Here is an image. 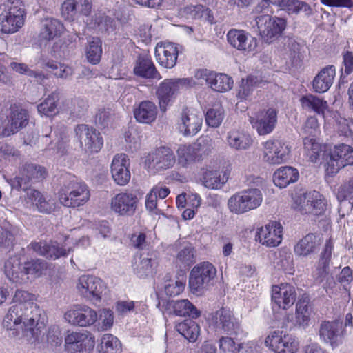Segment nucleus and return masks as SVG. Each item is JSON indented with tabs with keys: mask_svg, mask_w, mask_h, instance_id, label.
<instances>
[{
	"mask_svg": "<svg viewBox=\"0 0 353 353\" xmlns=\"http://www.w3.org/2000/svg\"><path fill=\"white\" fill-rule=\"evenodd\" d=\"M35 300V295L28 291L17 290L15 292L14 305L9 307L3 321V325L10 336L32 343L40 334L46 316L43 310L34 303Z\"/></svg>",
	"mask_w": 353,
	"mask_h": 353,
	"instance_id": "f257e3e1",
	"label": "nucleus"
},
{
	"mask_svg": "<svg viewBox=\"0 0 353 353\" xmlns=\"http://www.w3.org/2000/svg\"><path fill=\"white\" fill-rule=\"evenodd\" d=\"M318 121L314 117H310L300 130L302 136L304 150L310 161L316 163L321 158L326 162L324 163L325 169V179L329 181L330 177L329 172L330 162L331 161V151L326 150V146L321 145L316 141L315 137L318 131Z\"/></svg>",
	"mask_w": 353,
	"mask_h": 353,
	"instance_id": "f03ea898",
	"label": "nucleus"
},
{
	"mask_svg": "<svg viewBox=\"0 0 353 353\" xmlns=\"http://www.w3.org/2000/svg\"><path fill=\"white\" fill-rule=\"evenodd\" d=\"M25 8L20 0H6L0 5V30L12 34L24 23Z\"/></svg>",
	"mask_w": 353,
	"mask_h": 353,
	"instance_id": "7ed1b4c3",
	"label": "nucleus"
},
{
	"mask_svg": "<svg viewBox=\"0 0 353 353\" xmlns=\"http://www.w3.org/2000/svg\"><path fill=\"white\" fill-rule=\"evenodd\" d=\"M66 179L59 192L60 203L68 208H76L85 204L90 198V192L85 184L78 182L74 176L65 175Z\"/></svg>",
	"mask_w": 353,
	"mask_h": 353,
	"instance_id": "20e7f679",
	"label": "nucleus"
},
{
	"mask_svg": "<svg viewBox=\"0 0 353 353\" xmlns=\"http://www.w3.org/2000/svg\"><path fill=\"white\" fill-rule=\"evenodd\" d=\"M216 270L209 262H203L195 265L190 273L189 288L192 294L203 295L212 283Z\"/></svg>",
	"mask_w": 353,
	"mask_h": 353,
	"instance_id": "39448f33",
	"label": "nucleus"
},
{
	"mask_svg": "<svg viewBox=\"0 0 353 353\" xmlns=\"http://www.w3.org/2000/svg\"><path fill=\"white\" fill-rule=\"evenodd\" d=\"M263 201L261 191L257 188H250L232 196L228 201L230 212L242 214L259 207Z\"/></svg>",
	"mask_w": 353,
	"mask_h": 353,
	"instance_id": "423d86ee",
	"label": "nucleus"
},
{
	"mask_svg": "<svg viewBox=\"0 0 353 353\" xmlns=\"http://www.w3.org/2000/svg\"><path fill=\"white\" fill-rule=\"evenodd\" d=\"M76 288L81 296L94 304L101 301L105 290V285L100 278L85 274L79 278Z\"/></svg>",
	"mask_w": 353,
	"mask_h": 353,
	"instance_id": "0eeeda50",
	"label": "nucleus"
},
{
	"mask_svg": "<svg viewBox=\"0 0 353 353\" xmlns=\"http://www.w3.org/2000/svg\"><path fill=\"white\" fill-rule=\"evenodd\" d=\"M260 35L267 43H271L279 37L286 27L285 19L263 14L255 19Z\"/></svg>",
	"mask_w": 353,
	"mask_h": 353,
	"instance_id": "6e6552de",
	"label": "nucleus"
},
{
	"mask_svg": "<svg viewBox=\"0 0 353 353\" xmlns=\"http://www.w3.org/2000/svg\"><path fill=\"white\" fill-rule=\"evenodd\" d=\"M176 157L171 148L161 146L148 154L145 165L154 172L163 171L174 166Z\"/></svg>",
	"mask_w": 353,
	"mask_h": 353,
	"instance_id": "1a4fd4ad",
	"label": "nucleus"
},
{
	"mask_svg": "<svg viewBox=\"0 0 353 353\" xmlns=\"http://www.w3.org/2000/svg\"><path fill=\"white\" fill-rule=\"evenodd\" d=\"M298 210L302 214L321 215L327 208V202L322 194L313 190L303 194L296 199Z\"/></svg>",
	"mask_w": 353,
	"mask_h": 353,
	"instance_id": "9d476101",
	"label": "nucleus"
},
{
	"mask_svg": "<svg viewBox=\"0 0 353 353\" xmlns=\"http://www.w3.org/2000/svg\"><path fill=\"white\" fill-rule=\"evenodd\" d=\"M265 345L275 353H295L298 350V342L283 332L273 331L266 337Z\"/></svg>",
	"mask_w": 353,
	"mask_h": 353,
	"instance_id": "9b49d317",
	"label": "nucleus"
},
{
	"mask_svg": "<svg viewBox=\"0 0 353 353\" xmlns=\"http://www.w3.org/2000/svg\"><path fill=\"white\" fill-rule=\"evenodd\" d=\"M64 318L72 325L89 327L97 321L98 314L94 309L87 305H77L68 310L64 314Z\"/></svg>",
	"mask_w": 353,
	"mask_h": 353,
	"instance_id": "f8f14e48",
	"label": "nucleus"
},
{
	"mask_svg": "<svg viewBox=\"0 0 353 353\" xmlns=\"http://www.w3.org/2000/svg\"><path fill=\"white\" fill-rule=\"evenodd\" d=\"M208 140L199 139L191 145H181L176 150L178 163L182 167H187L194 163L203 154L208 153L205 148Z\"/></svg>",
	"mask_w": 353,
	"mask_h": 353,
	"instance_id": "ddd939ff",
	"label": "nucleus"
},
{
	"mask_svg": "<svg viewBox=\"0 0 353 353\" xmlns=\"http://www.w3.org/2000/svg\"><path fill=\"white\" fill-rule=\"evenodd\" d=\"M74 131L81 146L84 145L87 152H98L101 149L103 144V138L96 129L85 124H81L77 125Z\"/></svg>",
	"mask_w": 353,
	"mask_h": 353,
	"instance_id": "4468645a",
	"label": "nucleus"
},
{
	"mask_svg": "<svg viewBox=\"0 0 353 353\" xmlns=\"http://www.w3.org/2000/svg\"><path fill=\"white\" fill-rule=\"evenodd\" d=\"M212 321L217 331L223 334L233 335L240 331V323L233 313L226 308L217 310L212 316Z\"/></svg>",
	"mask_w": 353,
	"mask_h": 353,
	"instance_id": "2eb2a0df",
	"label": "nucleus"
},
{
	"mask_svg": "<svg viewBox=\"0 0 353 353\" xmlns=\"http://www.w3.org/2000/svg\"><path fill=\"white\" fill-rule=\"evenodd\" d=\"M227 40L234 48L243 52H254L257 47V39L243 30H230Z\"/></svg>",
	"mask_w": 353,
	"mask_h": 353,
	"instance_id": "dca6fc26",
	"label": "nucleus"
},
{
	"mask_svg": "<svg viewBox=\"0 0 353 353\" xmlns=\"http://www.w3.org/2000/svg\"><path fill=\"white\" fill-rule=\"evenodd\" d=\"M139 203V199L132 192H121L111 201L112 210L121 216H131L134 214Z\"/></svg>",
	"mask_w": 353,
	"mask_h": 353,
	"instance_id": "f3484780",
	"label": "nucleus"
},
{
	"mask_svg": "<svg viewBox=\"0 0 353 353\" xmlns=\"http://www.w3.org/2000/svg\"><path fill=\"white\" fill-rule=\"evenodd\" d=\"M290 152L288 145L279 140L264 143V160L270 164H280L286 161Z\"/></svg>",
	"mask_w": 353,
	"mask_h": 353,
	"instance_id": "a211bd4d",
	"label": "nucleus"
},
{
	"mask_svg": "<svg viewBox=\"0 0 353 353\" xmlns=\"http://www.w3.org/2000/svg\"><path fill=\"white\" fill-rule=\"evenodd\" d=\"M250 123L260 135L270 134L277 123V112L274 108H268L258 112L256 117H250Z\"/></svg>",
	"mask_w": 353,
	"mask_h": 353,
	"instance_id": "6ab92c4d",
	"label": "nucleus"
},
{
	"mask_svg": "<svg viewBox=\"0 0 353 353\" xmlns=\"http://www.w3.org/2000/svg\"><path fill=\"white\" fill-rule=\"evenodd\" d=\"M283 227L276 221H270L257 232L259 241L267 247L278 246L282 241Z\"/></svg>",
	"mask_w": 353,
	"mask_h": 353,
	"instance_id": "aec40b11",
	"label": "nucleus"
},
{
	"mask_svg": "<svg viewBox=\"0 0 353 353\" xmlns=\"http://www.w3.org/2000/svg\"><path fill=\"white\" fill-rule=\"evenodd\" d=\"M130 159L123 153L114 155L111 163V174L115 183L119 185H126L131 177Z\"/></svg>",
	"mask_w": 353,
	"mask_h": 353,
	"instance_id": "412c9836",
	"label": "nucleus"
},
{
	"mask_svg": "<svg viewBox=\"0 0 353 353\" xmlns=\"http://www.w3.org/2000/svg\"><path fill=\"white\" fill-rule=\"evenodd\" d=\"M189 82L188 79H165L159 86L157 94L159 99L161 110L165 111L168 103L174 95L180 86L185 85Z\"/></svg>",
	"mask_w": 353,
	"mask_h": 353,
	"instance_id": "4be33fe9",
	"label": "nucleus"
},
{
	"mask_svg": "<svg viewBox=\"0 0 353 353\" xmlns=\"http://www.w3.org/2000/svg\"><path fill=\"white\" fill-rule=\"evenodd\" d=\"M94 345V341L85 334L72 332L65 338V349L70 353H87Z\"/></svg>",
	"mask_w": 353,
	"mask_h": 353,
	"instance_id": "5701e85b",
	"label": "nucleus"
},
{
	"mask_svg": "<svg viewBox=\"0 0 353 353\" xmlns=\"http://www.w3.org/2000/svg\"><path fill=\"white\" fill-rule=\"evenodd\" d=\"M179 51L173 43H158L155 48V57L158 63L165 68H172L176 63Z\"/></svg>",
	"mask_w": 353,
	"mask_h": 353,
	"instance_id": "b1692460",
	"label": "nucleus"
},
{
	"mask_svg": "<svg viewBox=\"0 0 353 353\" xmlns=\"http://www.w3.org/2000/svg\"><path fill=\"white\" fill-rule=\"evenodd\" d=\"M202 123L203 117L201 114L186 108L181 113L179 128L185 136H193L201 130Z\"/></svg>",
	"mask_w": 353,
	"mask_h": 353,
	"instance_id": "393cba45",
	"label": "nucleus"
},
{
	"mask_svg": "<svg viewBox=\"0 0 353 353\" xmlns=\"http://www.w3.org/2000/svg\"><path fill=\"white\" fill-rule=\"evenodd\" d=\"M296 296L295 288L289 284L273 286L272 300L279 308L285 310L292 306Z\"/></svg>",
	"mask_w": 353,
	"mask_h": 353,
	"instance_id": "a878e982",
	"label": "nucleus"
},
{
	"mask_svg": "<svg viewBox=\"0 0 353 353\" xmlns=\"http://www.w3.org/2000/svg\"><path fill=\"white\" fill-rule=\"evenodd\" d=\"M351 165H353V148L344 143L335 145L332 150V174Z\"/></svg>",
	"mask_w": 353,
	"mask_h": 353,
	"instance_id": "bb28decb",
	"label": "nucleus"
},
{
	"mask_svg": "<svg viewBox=\"0 0 353 353\" xmlns=\"http://www.w3.org/2000/svg\"><path fill=\"white\" fill-rule=\"evenodd\" d=\"M28 249L32 250L36 254L50 259H58L65 256L70 252V248L66 249L61 247L59 243L54 242L47 243L46 242H32Z\"/></svg>",
	"mask_w": 353,
	"mask_h": 353,
	"instance_id": "cd10ccee",
	"label": "nucleus"
},
{
	"mask_svg": "<svg viewBox=\"0 0 353 353\" xmlns=\"http://www.w3.org/2000/svg\"><path fill=\"white\" fill-rule=\"evenodd\" d=\"M9 119L10 128H8V133L16 134L28 123L29 116L26 110L16 104H12L6 111Z\"/></svg>",
	"mask_w": 353,
	"mask_h": 353,
	"instance_id": "c85d7f7f",
	"label": "nucleus"
},
{
	"mask_svg": "<svg viewBox=\"0 0 353 353\" xmlns=\"http://www.w3.org/2000/svg\"><path fill=\"white\" fill-rule=\"evenodd\" d=\"M331 242V238L326 241V245L324 250L321 254V257L318 263L315 276L316 279L319 282H323L326 279L325 284H323V288L325 289L327 294L330 290V284L328 283V278L330 273V263L331 260V246L330 243Z\"/></svg>",
	"mask_w": 353,
	"mask_h": 353,
	"instance_id": "c756f323",
	"label": "nucleus"
},
{
	"mask_svg": "<svg viewBox=\"0 0 353 353\" xmlns=\"http://www.w3.org/2000/svg\"><path fill=\"white\" fill-rule=\"evenodd\" d=\"M4 272L7 278L17 284L28 283V278L23 271V264L17 256L9 258L4 264Z\"/></svg>",
	"mask_w": 353,
	"mask_h": 353,
	"instance_id": "7c9ffc66",
	"label": "nucleus"
},
{
	"mask_svg": "<svg viewBox=\"0 0 353 353\" xmlns=\"http://www.w3.org/2000/svg\"><path fill=\"white\" fill-rule=\"evenodd\" d=\"M134 73L144 79L160 80L162 77L157 70L152 59L147 55H139L135 62Z\"/></svg>",
	"mask_w": 353,
	"mask_h": 353,
	"instance_id": "2f4dec72",
	"label": "nucleus"
},
{
	"mask_svg": "<svg viewBox=\"0 0 353 353\" xmlns=\"http://www.w3.org/2000/svg\"><path fill=\"white\" fill-rule=\"evenodd\" d=\"M299 177L298 170L290 166L279 168L273 174L274 184L280 188L287 187L289 184L297 181Z\"/></svg>",
	"mask_w": 353,
	"mask_h": 353,
	"instance_id": "473e14b6",
	"label": "nucleus"
},
{
	"mask_svg": "<svg viewBox=\"0 0 353 353\" xmlns=\"http://www.w3.org/2000/svg\"><path fill=\"white\" fill-rule=\"evenodd\" d=\"M176 246H179L176 255V263L180 267L188 268L196 261L195 249L188 242H176Z\"/></svg>",
	"mask_w": 353,
	"mask_h": 353,
	"instance_id": "72a5a7b5",
	"label": "nucleus"
},
{
	"mask_svg": "<svg viewBox=\"0 0 353 353\" xmlns=\"http://www.w3.org/2000/svg\"><path fill=\"white\" fill-rule=\"evenodd\" d=\"M157 108L150 101H144L139 103L137 108L134 110V115L137 121L143 123H151L157 117Z\"/></svg>",
	"mask_w": 353,
	"mask_h": 353,
	"instance_id": "f704fd0d",
	"label": "nucleus"
},
{
	"mask_svg": "<svg viewBox=\"0 0 353 353\" xmlns=\"http://www.w3.org/2000/svg\"><path fill=\"white\" fill-rule=\"evenodd\" d=\"M63 26L60 21L53 18H46L41 22L39 38L41 40L50 41L61 34Z\"/></svg>",
	"mask_w": 353,
	"mask_h": 353,
	"instance_id": "c9c22d12",
	"label": "nucleus"
},
{
	"mask_svg": "<svg viewBox=\"0 0 353 353\" xmlns=\"http://www.w3.org/2000/svg\"><path fill=\"white\" fill-rule=\"evenodd\" d=\"M152 259L149 255L140 254L134 256L132 261V269L135 274L139 278H145L152 274Z\"/></svg>",
	"mask_w": 353,
	"mask_h": 353,
	"instance_id": "e433bc0d",
	"label": "nucleus"
},
{
	"mask_svg": "<svg viewBox=\"0 0 353 353\" xmlns=\"http://www.w3.org/2000/svg\"><path fill=\"white\" fill-rule=\"evenodd\" d=\"M27 198L32 202L39 212L50 214L55 209V203L52 199H48L37 190H30Z\"/></svg>",
	"mask_w": 353,
	"mask_h": 353,
	"instance_id": "4c0bfd02",
	"label": "nucleus"
},
{
	"mask_svg": "<svg viewBox=\"0 0 353 353\" xmlns=\"http://www.w3.org/2000/svg\"><path fill=\"white\" fill-rule=\"evenodd\" d=\"M318 244L317 236L310 233L294 245V252L297 256L305 257L314 252Z\"/></svg>",
	"mask_w": 353,
	"mask_h": 353,
	"instance_id": "58836bf2",
	"label": "nucleus"
},
{
	"mask_svg": "<svg viewBox=\"0 0 353 353\" xmlns=\"http://www.w3.org/2000/svg\"><path fill=\"white\" fill-rule=\"evenodd\" d=\"M311 305L307 296H303L296 303V321L299 325L303 327L308 325L310 315Z\"/></svg>",
	"mask_w": 353,
	"mask_h": 353,
	"instance_id": "ea45409f",
	"label": "nucleus"
},
{
	"mask_svg": "<svg viewBox=\"0 0 353 353\" xmlns=\"http://www.w3.org/2000/svg\"><path fill=\"white\" fill-rule=\"evenodd\" d=\"M179 333L190 342H194L200 334L199 325L191 319H188L176 325Z\"/></svg>",
	"mask_w": 353,
	"mask_h": 353,
	"instance_id": "a19ab883",
	"label": "nucleus"
},
{
	"mask_svg": "<svg viewBox=\"0 0 353 353\" xmlns=\"http://www.w3.org/2000/svg\"><path fill=\"white\" fill-rule=\"evenodd\" d=\"M228 173L226 171L210 170L203 176V185L210 189H219L227 182Z\"/></svg>",
	"mask_w": 353,
	"mask_h": 353,
	"instance_id": "79ce46f5",
	"label": "nucleus"
},
{
	"mask_svg": "<svg viewBox=\"0 0 353 353\" xmlns=\"http://www.w3.org/2000/svg\"><path fill=\"white\" fill-rule=\"evenodd\" d=\"M279 7L290 15H297L300 13L310 15L312 13L311 7L305 2L299 0H281Z\"/></svg>",
	"mask_w": 353,
	"mask_h": 353,
	"instance_id": "37998d69",
	"label": "nucleus"
},
{
	"mask_svg": "<svg viewBox=\"0 0 353 353\" xmlns=\"http://www.w3.org/2000/svg\"><path fill=\"white\" fill-rule=\"evenodd\" d=\"M208 81L210 87L213 90L219 92L230 90L233 85L232 78L225 74L213 72Z\"/></svg>",
	"mask_w": 353,
	"mask_h": 353,
	"instance_id": "c03bdc74",
	"label": "nucleus"
},
{
	"mask_svg": "<svg viewBox=\"0 0 353 353\" xmlns=\"http://www.w3.org/2000/svg\"><path fill=\"white\" fill-rule=\"evenodd\" d=\"M174 313L180 316H188L192 319L199 317L200 311L188 299L177 301L173 304Z\"/></svg>",
	"mask_w": 353,
	"mask_h": 353,
	"instance_id": "a18cd8bd",
	"label": "nucleus"
},
{
	"mask_svg": "<svg viewBox=\"0 0 353 353\" xmlns=\"http://www.w3.org/2000/svg\"><path fill=\"white\" fill-rule=\"evenodd\" d=\"M102 42L99 37H92L88 40L85 54L89 63L97 65L102 56Z\"/></svg>",
	"mask_w": 353,
	"mask_h": 353,
	"instance_id": "49530a36",
	"label": "nucleus"
},
{
	"mask_svg": "<svg viewBox=\"0 0 353 353\" xmlns=\"http://www.w3.org/2000/svg\"><path fill=\"white\" fill-rule=\"evenodd\" d=\"M59 101V93L52 92L43 102L37 105L38 112L48 117L56 114L58 112Z\"/></svg>",
	"mask_w": 353,
	"mask_h": 353,
	"instance_id": "de8ad7c7",
	"label": "nucleus"
},
{
	"mask_svg": "<svg viewBox=\"0 0 353 353\" xmlns=\"http://www.w3.org/2000/svg\"><path fill=\"white\" fill-rule=\"evenodd\" d=\"M301 103L304 109L313 110L325 118V109L327 108L326 101H323L314 95L309 94L303 97L301 99Z\"/></svg>",
	"mask_w": 353,
	"mask_h": 353,
	"instance_id": "09e8293b",
	"label": "nucleus"
},
{
	"mask_svg": "<svg viewBox=\"0 0 353 353\" xmlns=\"http://www.w3.org/2000/svg\"><path fill=\"white\" fill-rule=\"evenodd\" d=\"M23 271L28 278V283L39 277L42 272L47 268L46 262L42 259H32L24 262Z\"/></svg>",
	"mask_w": 353,
	"mask_h": 353,
	"instance_id": "8fccbe9b",
	"label": "nucleus"
},
{
	"mask_svg": "<svg viewBox=\"0 0 353 353\" xmlns=\"http://www.w3.org/2000/svg\"><path fill=\"white\" fill-rule=\"evenodd\" d=\"M228 141L230 146L236 150H246L252 143L249 134L237 131L229 132Z\"/></svg>",
	"mask_w": 353,
	"mask_h": 353,
	"instance_id": "3c124183",
	"label": "nucleus"
},
{
	"mask_svg": "<svg viewBox=\"0 0 353 353\" xmlns=\"http://www.w3.org/2000/svg\"><path fill=\"white\" fill-rule=\"evenodd\" d=\"M120 341L111 334H105L101 339L99 346V353H121Z\"/></svg>",
	"mask_w": 353,
	"mask_h": 353,
	"instance_id": "603ef678",
	"label": "nucleus"
},
{
	"mask_svg": "<svg viewBox=\"0 0 353 353\" xmlns=\"http://www.w3.org/2000/svg\"><path fill=\"white\" fill-rule=\"evenodd\" d=\"M330 70L331 66L325 67L313 80L312 85L315 92L323 93L329 90L331 82Z\"/></svg>",
	"mask_w": 353,
	"mask_h": 353,
	"instance_id": "864d4df0",
	"label": "nucleus"
},
{
	"mask_svg": "<svg viewBox=\"0 0 353 353\" xmlns=\"http://www.w3.org/2000/svg\"><path fill=\"white\" fill-rule=\"evenodd\" d=\"M332 127L339 136L348 137L352 134L347 120L339 111L332 112Z\"/></svg>",
	"mask_w": 353,
	"mask_h": 353,
	"instance_id": "5fc2aeb1",
	"label": "nucleus"
},
{
	"mask_svg": "<svg viewBox=\"0 0 353 353\" xmlns=\"http://www.w3.org/2000/svg\"><path fill=\"white\" fill-rule=\"evenodd\" d=\"M23 176L28 177L31 181L39 182L47 176L45 168L36 164H26L23 168Z\"/></svg>",
	"mask_w": 353,
	"mask_h": 353,
	"instance_id": "6e6d98bb",
	"label": "nucleus"
},
{
	"mask_svg": "<svg viewBox=\"0 0 353 353\" xmlns=\"http://www.w3.org/2000/svg\"><path fill=\"white\" fill-rule=\"evenodd\" d=\"M46 66L51 70L53 74L59 78L66 79L72 76L73 73L72 69L64 64L55 61H48Z\"/></svg>",
	"mask_w": 353,
	"mask_h": 353,
	"instance_id": "4d7b16f0",
	"label": "nucleus"
},
{
	"mask_svg": "<svg viewBox=\"0 0 353 353\" xmlns=\"http://www.w3.org/2000/svg\"><path fill=\"white\" fill-rule=\"evenodd\" d=\"M258 82L257 77L253 76H249L246 79H242L238 96L242 99H246L250 95Z\"/></svg>",
	"mask_w": 353,
	"mask_h": 353,
	"instance_id": "13d9d810",
	"label": "nucleus"
},
{
	"mask_svg": "<svg viewBox=\"0 0 353 353\" xmlns=\"http://www.w3.org/2000/svg\"><path fill=\"white\" fill-rule=\"evenodd\" d=\"M223 119V110L221 108L210 109L205 114V121L209 126L212 128L219 127Z\"/></svg>",
	"mask_w": 353,
	"mask_h": 353,
	"instance_id": "bf43d9fd",
	"label": "nucleus"
},
{
	"mask_svg": "<svg viewBox=\"0 0 353 353\" xmlns=\"http://www.w3.org/2000/svg\"><path fill=\"white\" fill-rule=\"evenodd\" d=\"M94 26H97L102 32L113 31L114 29V20L103 13L94 15Z\"/></svg>",
	"mask_w": 353,
	"mask_h": 353,
	"instance_id": "052dcab7",
	"label": "nucleus"
},
{
	"mask_svg": "<svg viewBox=\"0 0 353 353\" xmlns=\"http://www.w3.org/2000/svg\"><path fill=\"white\" fill-rule=\"evenodd\" d=\"M15 228L12 226H0V245L4 248H9L14 243Z\"/></svg>",
	"mask_w": 353,
	"mask_h": 353,
	"instance_id": "680f3d73",
	"label": "nucleus"
},
{
	"mask_svg": "<svg viewBox=\"0 0 353 353\" xmlns=\"http://www.w3.org/2000/svg\"><path fill=\"white\" fill-rule=\"evenodd\" d=\"M114 112L110 108L99 109L95 116V122L103 128L108 127L114 121Z\"/></svg>",
	"mask_w": 353,
	"mask_h": 353,
	"instance_id": "e2e57ef3",
	"label": "nucleus"
},
{
	"mask_svg": "<svg viewBox=\"0 0 353 353\" xmlns=\"http://www.w3.org/2000/svg\"><path fill=\"white\" fill-rule=\"evenodd\" d=\"M61 15L68 21H74L77 15V2L74 0H66L61 5Z\"/></svg>",
	"mask_w": 353,
	"mask_h": 353,
	"instance_id": "0e129e2a",
	"label": "nucleus"
},
{
	"mask_svg": "<svg viewBox=\"0 0 353 353\" xmlns=\"http://www.w3.org/2000/svg\"><path fill=\"white\" fill-rule=\"evenodd\" d=\"M181 14L188 19H198L203 17L204 6L202 5L188 6L181 10Z\"/></svg>",
	"mask_w": 353,
	"mask_h": 353,
	"instance_id": "69168bd1",
	"label": "nucleus"
},
{
	"mask_svg": "<svg viewBox=\"0 0 353 353\" xmlns=\"http://www.w3.org/2000/svg\"><path fill=\"white\" fill-rule=\"evenodd\" d=\"M276 267L279 270L290 272L293 268V259L290 252L283 251L280 252L276 262Z\"/></svg>",
	"mask_w": 353,
	"mask_h": 353,
	"instance_id": "338daca9",
	"label": "nucleus"
},
{
	"mask_svg": "<svg viewBox=\"0 0 353 353\" xmlns=\"http://www.w3.org/2000/svg\"><path fill=\"white\" fill-rule=\"evenodd\" d=\"M99 319L101 321L102 331L110 330L114 323V314L110 309H102L99 311Z\"/></svg>",
	"mask_w": 353,
	"mask_h": 353,
	"instance_id": "774afa93",
	"label": "nucleus"
}]
</instances>
